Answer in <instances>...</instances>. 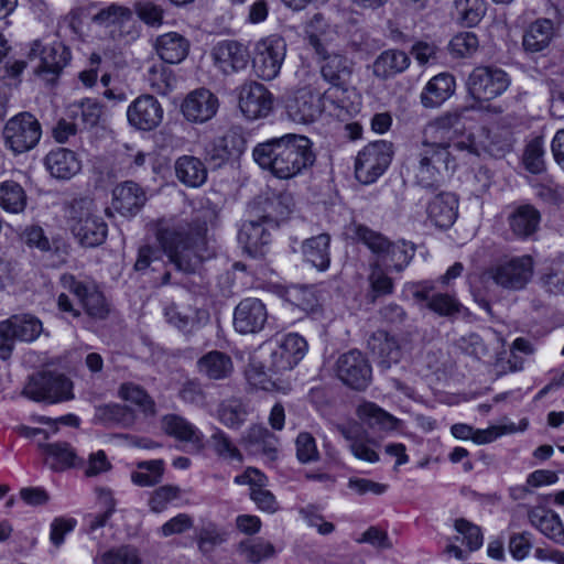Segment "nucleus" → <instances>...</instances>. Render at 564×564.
Segmentation results:
<instances>
[{
    "instance_id": "1",
    "label": "nucleus",
    "mask_w": 564,
    "mask_h": 564,
    "mask_svg": "<svg viewBox=\"0 0 564 564\" xmlns=\"http://www.w3.org/2000/svg\"><path fill=\"white\" fill-rule=\"evenodd\" d=\"M312 141L302 134L286 133L254 147V162L280 180L293 178L315 161Z\"/></svg>"
},
{
    "instance_id": "2",
    "label": "nucleus",
    "mask_w": 564,
    "mask_h": 564,
    "mask_svg": "<svg viewBox=\"0 0 564 564\" xmlns=\"http://www.w3.org/2000/svg\"><path fill=\"white\" fill-rule=\"evenodd\" d=\"M206 225L200 221L161 220L156 237L169 260L185 272L193 271L200 262Z\"/></svg>"
},
{
    "instance_id": "3",
    "label": "nucleus",
    "mask_w": 564,
    "mask_h": 564,
    "mask_svg": "<svg viewBox=\"0 0 564 564\" xmlns=\"http://www.w3.org/2000/svg\"><path fill=\"white\" fill-rule=\"evenodd\" d=\"M460 128V113L447 112L424 127L421 144L424 147L451 148L466 153V155H479L481 151L486 150L488 135L484 129L463 138L459 135Z\"/></svg>"
},
{
    "instance_id": "4",
    "label": "nucleus",
    "mask_w": 564,
    "mask_h": 564,
    "mask_svg": "<svg viewBox=\"0 0 564 564\" xmlns=\"http://www.w3.org/2000/svg\"><path fill=\"white\" fill-rule=\"evenodd\" d=\"M69 228L80 245L96 247L101 245L108 232V226L101 216V209L89 196L74 198L66 208Z\"/></svg>"
},
{
    "instance_id": "5",
    "label": "nucleus",
    "mask_w": 564,
    "mask_h": 564,
    "mask_svg": "<svg viewBox=\"0 0 564 564\" xmlns=\"http://www.w3.org/2000/svg\"><path fill=\"white\" fill-rule=\"evenodd\" d=\"M477 155H466L451 148L424 147L421 144L414 176L419 184L430 187L443 182L454 173L459 163Z\"/></svg>"
},
{
    "instance_id": "6",
    "label": "nucleus",
    "mask_w": 564,
    "mask_h": 564,
    "mask_svg": "<svg viewBox=\"0 0 564 564\" xmlns=\"http://www.w3.org/2000/svg\"><path fill=\"white\" fill-rule=\"evenodd\" d=\"M346 234L351 239L364 242L376 253V262L382 265L384 270H403L414 254V248L411 243L405 241L391 243L381 235L359 224L349 225Z\"/></svg>"
},
{
    "instance_id": "7",
    "label": "nucleus",
    "mask_w": 564,
    "mask_h": 564,
    "mask_svg": "<svg viewBox=\"0 0 564 564\" xmlns=\"http://www.w3.org/2000/svg\"><path fill=\"white\" fill-rule=\"evenodd\" d=\"M288 52L285 40L270 34L257 40L250 54L251 66L257 78L271 82L279 77Z\"/></svg>"
},
{
    "instance_id": "8",
    "label": "nucleus",
    "mask_w": 564,
    "mask_h": 564,
    "mask_svg": "<svg viewBox=\"0 0 564 564\" xmlns=\"http://www.w3.org/2000/svg\"><path fill=\"white\" fill-rule=\"evenodd\" d=\"M4 147L14 155L34 149L41 140L42 129L39 120L29 112L10 118L2 131Z\"/></svg>"
},
{
    "instance_id": "9",
    "label": "nucleus",
    "mask_w": 564,
    "mask_h": 564,
    "mask_svg": "<svg viewBox=\"0 0 564 564\" xmlns=\"http://www.w3.org/2000/svg\"><path fill=\"white\" fill-rule=\"evenodd\" d=\"M36 402L58 403L74 398L73 382L62 373L42 372L29 380L23 389Z\"/></svg>"
},
{
    "instance_id": "10",
    "label": "nucleus",
    "mask_w": 564,
    "mask_h": 564,
    "mask_svg": "<svg viewBox=\"0 0 564 564\" xmlns=\"http://www.w3.org/2000/svg\"><path fill=\"white\" fill-rule=\"evenodd\" d=\"M511 84L509 75L501 68L479 66L469 74L466 88L476 101H490L501 96Z\"/></svg>"
},
{
    "instance_id": "11",
    "label": "nucleus",
    "mask_w": 564,
    "mask_h": 564,
    "mask_svg": "<svg viewBox=\"0 0 564 564\" xmlns=\"http://www.w3.org/2000/svg\"><path fill=\"white\" fill-rule=\"evenodd\" d=\"M392 154V144L388 141L380 140L366 145L356 158V178L362 184L376 182L390 165Z\"/></svg>"
},
{
    "instance_id": "12",
    "label": "nucleus",
    "mask_w": 564,
    "mask_h": 564,
    "mask_svg": "<svg viewBox=\"0 0 564 564\" xmlns=\"http://www.w3.org/2000/svg\"><path fill=\"white\" fill-rule=\"evenodd\" d=\"M285 110L293 122L307 124L318 120L322 113L329 109L319 93L303 87L286 98Z\"/></svg>"
},
{
    "instance_id": "13",
    "label": "nucleus",
    "mask_w": 564,
    "mask_h": 564,
    "mask_svg": "<svg viewBox=\"0 0 564 564\" xmlns=\"http://www.w3.org/2000/svg\"><path fill=\"white\" fill-rule=\"evenodd\" d=\"M273 105V94L258 82H246L238 88V106L248 120L267 118L271 113Z\"/></svg>"
},
{
    "instance_id": "14",
    "label": "nucleus",
    "mask_w": 564,
    "mask_h": 564,
    "mask_svg": "<svg viewBox=\"0 0 564 564\" xmlns=\"http://www.w3.org/2000/svg\"><path fill=\"white\" fill-rule=\"evenodd\" d=\"M28 57L36 63L34 72L37 75H57L69 62L70 53L62 42L44 44L35 40L30 44Z\"/></svg>"
},
{
    "instance_id": "15",
    "label": "nucleus",
    "mask_w": 564,
    "mask_h": 564,
    "mask_svg": "<svg viewBox=\"0 0 564 564\" xmlns=\"http://www.w3.org/2000/svg\"><path fill=\"white\" fill-rule=\"evenodd\" d=\"M126 117L131 128L149 132L160 127L164 118V109L158 98L143 94L129 104Z\"/></svg>"
},
{
    "instance_id": "16",
    "label": "nucleus",
    "mask_w": 564,
    "mask_h": 564,
    "mask_svg": "<svg viewBox=\"0 0 564 564\" xmlns=\"http://www.w3.org/2000/svg\"><path fill=\"white\" fill-rule=\"evenodd\" d=\"M306 340L295 333H290L275 340L270 354V368L274 371L293 369L306 355Z\"/></svg>"
},
{
    "instance_id": "17",
    "label": "nucleus",
    "mask_w": 564,
    "mask_h": 564,
    "mask_svg": "<svg viewBox=\"0 0 564 564\" xmlns=\"http://www.w3.org/2000/svg\"><path fill=\"white\" fill-rule=\"evenodd\" d=\"M218 97L206 88L188 93L181 104V112L191 123L202 124L212 120L218 112Z\"/></svg>"
},
{
    "instance_id": "18",
    "label": "nucleus",
    "mask_w": 564,
    "mask_h": 564,
    "mask_svg": "<svg viewBox=\"0 0 564 564\" xmlns=\"http://www.w3.org/2000/svg\"><path fill=\"white\" fill-rule=\"evenodd\" d=\"M434 289L431 282L408 283L403 288V296L416 302L426 301L427 307L442 316H451L458 313L460 303L452 295L437 293L430 296Z\"/></svg>"
},
{
    "instance_id": "19",
    "label": "nucleus",
    "mask_w": 564,
    "mask_h": 564,
    "mask_svg": "<svg viewBox=\"0 0 564 564\" xmlns=\"http://www.w3.org/2000/svg\"><path fill=\"white\" fill-rule=\"evenodd\" d=\"M214 66L224 75H232L243 70L250 59L248 50L236 41H221L212 50Z\"/></svg>"
},
{
    "instance_id": "20",
    "label": "nucleus",
    "mask_w": 564,
    "mask_h": 564,
    "mask_svg": "<svg viewBox=\"0 0 564 564\" xmlns=\"http://www.w3.org/2000/svg\"><path fill=\"white\" fill-rule=\"evenodd\" d=\"M267 319V306L256 297L241 300L234 311V328L239 334L247 335L260 332Z\"/></svg>"
},
{
    "instance_id": "21",
    "label": "nucleus",
    "mask_w": 564,
    "mask_h": 564,
    "mask_svg": "<svg viewBox=\"0 0 564 564\" xmlns=\"http://www.w3.org/2000/svg\"><path fill=\"white\" fill-rule=\"evenodd\" d=\"M533 259L530 256L513 257L499 264L495 272V281L503 288L520 290L531 280Z\"/></svg>"
},
{
    "instance_id": "22",
    "label": "nucleus",
    "mask_w": 564,
    "mask_h": 564,
    "mask_svg": "<svg viewBox=\"0 0 564 564\" xmlns=\"http://www.w3.org/2000/svg\"><path fill=\"white\" fill-rule=\"evenodd\" d=\"M147 200L145 189L132 181L116 185L111 193V208L123 217H134Z\"/></svg>"
},
{
    "instance_id": "23",
    "label": "nucleus",
    "mask_w": 564,
    "mask_h": 564,
    "mask_svg": "<svg viewBox=\"0 0 564 564\" xmlns=\"http://www.w3.org/2000/svg\"><path fill=\"white\" fill-rule=\"evenodd\" d=\"M337 373L347 386L364 389L370 381L371 368L360 351L351 350L339 357Z\"/></svg>"
},
{
    "instance_id": "24",
    "label": "nucleus",
    "mask_w": 564,
    "mask_h": 564,
    "mask_svg": "<svg viewBox=\"0 0 564 564\" xmlns=\"http://www.w3.org/2000/svg\"><path fill=\"white\" fill-rule=\"evenodd\" d=\"M64 289L77 296L87 314L96 319H104L108 315V306L104 295L93 285H86L75 280L73 275H63Z\"/></svg>"
},
{
    "instance_id": "25",
    "label": "nucleus",
    "mask_w": 564,
    "mask_h": 564,
    "mask_svg": "<svg viewBox=\"0 0 564 564\" xmlns=\"http://www.w3.org/2000/svg\"><path fill=\"white\" fill-rule=\"evenodd\" d=\"M271 217H263L261 220H246L238 232V241L245 252L250 257L264 254L267 245L270 241V234L265 225L272 223Z\"/></svg>"
},
{
    "instance_id": "26",
    "label": "nucleus",
    "mask_w": 564,
    "mask_h": 564,
    "mask_svg": "<svg viewBox=\"0 0 564 564\" xmlns=\"http://www.w3.org/2000/svg\"><path fill=\"white\" fill-rule=\"evenodd\" d=\"M234 481L237 485L250 486V498L261 511L273 513L278 510L275 497L264 488L268 478L260 470L248 468L243 474L236 476Z\"/></svg>"
},
{
    "instance_id": "27",
    "label": "nucleus",
    "mask_w": 564,
    "mask_h": 564,
    "mask_svg": "<svg viewBox=\"0 0 564 564\" xmlns=\"http://www.w3.org/2000/svg\"><path fill=\"white\" fill-rule=\"evenodd\" d=\"M45 169L57 180H70L82 170V161L77 154L66 148L51 150L44 159Z\"/></svg>"
},
{
    "instance_id": "28",
    "label": "nucleus",
    "mask_w": 564,
    "mask_h": 564,
    "mask_svg": "<svg viewBox=\"0 0 564 564\" xmlns=\"http://www.w3.org/2000/svg\"><path fill=\"white\" fill-rule=\"evenodd\" d=\"M42 333V323L32 315H14L0 323V336L4 339L33 341Z\"/></svg>"
},
{
    "instance_id": "29",
    "label": "nucleus",
    "mask_w": 564,
    "mask_h": 564,
    "mask_svg": "<svg viewBox=\"0 0 564 564\" xmlns=\"http://www.w3.org/2000/svg\"><path fill=\"white\" fill-rule=\"evenodd\" d=\"M160 427L166 435L176 441L188 443L196 448L203 446V432L183 416L166 414L162 416Z\"/></svg>"
},
{
    "instance_id": "30",
    "label": "nucleus",
    "mask_w": 564,
    "mask_h": 564,
    "mask_svg": "<svg viewBox=\"0 0 564 564\" xmlns=\"http://www.w3.org/2000/svg\"><path fill=\"white\" fill-rule=\"evenodd\" d=\"M426 212L435 226L448 228L457 218L458 198L454 193L442 192L429 202Z\"/></svg>"
},
{
    "instance_id": "31",
    "label": "nucleus",
    "mask_w": 564,
    "mask_h": 564,
    "mask_svg": "<svg viewBox=\"0 0 564 564\" xmlns=\"http://www.w3.org/2000/svg\"><path fill=\"white\" fill-rule=\"evenodd\" d=\"M456 82L448 73L432 77L421 93V102L426 108H435L445 102L454 93Z\"/></svg>"
},
{
    "instance_id": "32",
    "label": "nucleus",
    "mask_w": 564,
    "mask_h": 564,
    "mask_svg": "<svg viewBox=\"0 0 564 564\" xmlns=\"http://www.w3.org/2000/svg\"><path fill=\"white\" fill-rule=\"evenodd\" d=\"M45 463L50 468L62 471L82 464L75 448L66 442L39 443Z\"/></svg>"
},
{
    "instance_id": "33",
    "label": "nucleus",
    "mask_w": 564,
    "mask_h": 564,
    "mask_svg": "<svg viewBox=\"0 0 564 564\" xmlns=\"http://www.w3.org/2000/svg\"><path fill=\"white\" fill-rule=\"evenodd\" d=\"M411 64L409 55L400 50L381 52L372 64V74L380 79L392 78L405 72Z\"/></svg>"
},
{
    "instance_id": "34",
    "label": "nucleus",
    "mask_w": 564,
    "mask_h": 564,
    "mask_svg": "<svg viewBox=\"0 0 564 564\" xmlns=\"http://www.w3.org/2000/svg\"><path fill=\"white\" fill-rule=\"evenodd\" d=\"M347 83H338L330 86L323 94L325 105L329 102L334 109L347 115H355L360 110L361 96L356 89L348 87Z\"/></svg>"
},
{
    "instance_id": "35",
    "label": "nucleus",
    "mask_w": 564,
    "mask_h": 564,
    "mask_svg": "<svg viewBox=\"0 0 564 564\" xmlns=\"http://www.w3.org/2000/svg\"><path fill=\"white\" fill-rule=\"evenodd\" d=\"M530 523L536 528L547 539L555 543H564V525L561 518L555 512L535 507L528 513Z\"/></svg>"
},
{
    "instance_id": "36",
    "label": "nucleus",
    "mask_w": 564,
    "mask_h": 564,
    "mask_svg": "<svg viewBox=\"0 0 564 564\" xmlns=\"http://www.w3.org/2000/svg\"><path fill=\"white\" fill-rule=\"evenodd\" d=\"M369 347L383 368H389L401 358V348L397 339L384 330H377L369 339Z\"/></svg>"
},
{
    "instance_id": "37",
    "label": "nucleus",
    "mask_w": 564,
    "mask_h": 564,
    "mask_svg": "<svg viewBox=\"0 0 564 564\" xmlns=\"http://www.w3.org/2000/svg\"><path fill=\"white\" fill-rule=\"evenodd\" d=\"M198 372L212 380L228 378L234 371L231 358L225 352L213 350L197 360Z\"/></svg>"
},
{
    "instance_id": "38",
    "label": "nucleus",
    "mask_w": 564,
    "mask_h": 564,
    "mask_svg": "<svg viewBox=\"0 0 564 564\" xmlns=\"http://www.w3.org/2000/svg\"><path fill=\"white\" fill-rule=\"evenodd\" d=\"M155 48L161 59L170 64H177L187 56L189 44L181 34L169 32L156 39Z\"/></svg>"
},
{
    "instance_id": "39",
    "label": "nucleus",
    "mask_w": 564,
    "mask_h": 564,
    "mask_svg": "<svg viewBox=\"0 0 564 564\" xmlns=\"http://www.w3.org/2000/svg\"><path fill=\"white\" fill-rule=\"evenodd\" d=\"M330 237L326 234L306 239L302 245V253L308 263L318 271H326L330 264Z\"/></svg>"
},
{
    "instance_id": "40",
    "label": "nucleus",
    "mask_w": 564,
    "mask_h": 564,
    "mask_svg": "<svg viewBox=\"0 0 564 564\" xmlns=\"http://www.w3.org/2000/svg\"><path fill=\"white\" fill-rule=\"evenodd\" d=\"M175 174L177 180L188 187H199L207 180L204 163L191 155H183L176 160Z\"/></svg>"
},
{
    "instance_id": "41",
    "label": "nucleus",
    "mask_w": 564,
    "mask_h": 564,
    "mask_svg": "<svg viewBox=\"0 0 564 564\" xmlns=\"http://www.w3.org/2000/svg\"><path fill=\"white\" fill-rule=\"evenodd\" d=\"M554 36V26L547 19L533 22L523 35V47L528 52L536 53L546 48Z\"/></svg>"
},
{
    "instance_id": "42",
    "label": "nucleus",
    "mask_w": 564,
    "mask_h": 564,
    "mask_svg": "<svg viewBox=\"0 0 564 564\" xmlns=\"http://www.w3.org/2000/svg\"><path fill=\"white\" fill-rule=\"evenodd\" d=\"M487 11L486 0H454L453 19L462 26H476Z\"/></svg>"
},
{
    "instance_id": "43",
    "label": "nucleus",
    "mask_w": 564,
    "mask_h": 564,
    "mask_svg": "<svg viewBox=\"0 0 564 564\" xmlns=\"http://www.w3.org/2000/svg\"><path fill=\"white\" fill-rule=\"evenodd\" d=\"M510 227L518 237H529L533 235L540 225V212L531 205L519 206L510 216Z\"/></svg>"
},
{
    "instance_id": "44",
    "label": "nucleus",
    "mask_w": 564,
    "mask_h": 564,
    "mask_svg": "<svg viewBox=\"0 0 564 564\" xmlns=\"http://www.w3.org/2000/svg\"><path fill=\"white\" fill-rule=\"evenodd\" d=\"M164 466L163 459L138 462L130 474V479L135 486L153 487L162 481Z\"/></svg>"
},
{
    "instance_id": "45",
    "label": "nucleus",
    "mask_w": 564,
    "mask_h": 564,
    "mask_svg": "<svg viewBox=\"0 0 564 564\" xmlns=\"http://www.w3.org/2000/svg\"><path fill=\"white\" fill-rule=\"evenodd\" d=\"M357 415L364 423L370 427L380 430H394L399 425V420L379 408L372 402H362L357 408Z\"/></svg>"
},
{
    "instance_id": "46",
    "label": "nucleus",
    "mask_w": 564,
    "mask_h": 564,
    "mask_svg": "<svg viewBox=\"0 0 564 564\" xmlns=\"http://www.w3.org/2000/svg\"><path fill=\"white\" fill-rule=\"evenodd\" d=\"M26 194L14 181L0 183V207L10 214H20L26 206Z\"/></svg>"
},
{
    "instance_id": "47",
    "label": "nucleus",
    "mask_w": 564,
    "mask_h": 564,
    "mask_svg": "<svg viewBox=\"0 0 564 564\" xmlns=\"http://www.w3.org/2000/svg\"><path fill=\"white\" fill-rule=\"evenodd\" d=\"M323 63L321 65L322 76L330 86L338 83H347L350 76L349 61L338 54H323Z\"/></svg>"
},
{
    "instance_id": "48",
    "label": "nucleus",
    "mask_w": 564,
    "mask_h": 564,
    "mask_svg": "<svg viewBox=\"0 0 564 564\" xmlns=\"http://www.w3.org/2000/svg\"><path fill=\"white\" fill-rule=\"evenodd\" d=\"M94 562L95 564H142V556L138 547L124 544L98 554Z\"/></svg>"
},
{
    "instance_id": "49",
    "label": "nucleus",
    "mask_w": 564,
    "mask_h": 564,
    "mask_svg": "<svg viewBox=\"0 0 564 564\" xmlns=\"http://www.w3.org/2000/svg\"><path fill=\"white\" fill-rule=\"evenodd\" d=\"M245 441L254 446V451L262 452L271 460L278 455V438L265 427L256 425L250 429Z\"/></svg>"
},
{
    "instance_id": "50",
    "label": "nucleus",
    "mask_w": 564,
    "mask_h": 564,
    "mask_svg": "<svg viewBox=\"0 0 564 564\" xmlns=\"http://www.w3.org/2000/svg\"><path fill=\"white\" fill-rule=\"evenodd\" d=\"M166 321L178 329H186L187 327L194 326V324L200 323L207 318L205 311H196L191 307H180L172 305L165 308Z\"/></svg>"
},
{
    "instance_id": "51",
    "label": "nucleus",
    "mask_w": 564,
    "mask_h": 564,
    "mask_svg": "<svg viewBox=\"0 0 564 564\" xmlns=\"http://www.w3.org/2000/svg\"><path fill=\"white\" fill-rule=\"evenodd\" d=\"M310 44L319 55L326 54L324 44L332 39L333 30L321 14H315L305 29Z\"/></svg>"
},
{
    "instance_id": "52",
    "label": "nucleus",
    "mask_w": 564,
    "mask_h": 564,
    "mask_svg": "<svg viewBox=\"0 0 564 564\" xmlns=\"http://www.w3.org/2000/svg\"><path fill=\"white\" fill-rule=\"evenodd\" d=\"M182 496V489L175 485H163L150 492L148 506L151 512L161 513Z\"/></svg>"
},
{
    "instance_id": "53",
    "label": "nucleus",
    "mask_w": 564,
    "mask_h": 564,
    "mask_svg": "<svg viewBox=\"0 0 564 564\" xmlns=\"http://www.w3.org/2000/svg\"><path fill=\"white\" fill-rule=\"evenodd\" d=\"M119 395L124 401L135 405L144 414L154 413V403L147 392L137 384L124 383L119 390Z\"/></svg>"
},
{
    "instance_id": "54",
    "label": "nucleus",
    "mask_w": 564,
    "mask_h": 564,
    "mask_svg": "<svg viewBox=\"0 0 564 564\" xmlns=\"http://www.w3.org/2000/svg\"><path fill=\"white\" fill-rule=\"evenodd\" d=\"M68 113L74 119H80L84 127H94L98 123L101 116L100 106L90 99L73 104L68 108Z\"/></svg>"
},
{
    "instance_id": "55",
    "label": "nucleus",
    "mask_w": 564,
    "mask_h": 564,
    "mask_svg": "<svg viewBox=\"0 0 564 564\" xmlns=\"http://www.w3.org/2000/svg\"><path fill=\"white\" fill-rule=\"evenodd\" d=\"M285 301L304 312H311L317 304V297L312 288L289 286L284 292Z\"/></svg>"
},
{
    "instance_id": "56",
    "label": "nucleus",
    "mask_w": 564,
    "mask_h": 564,
    "mask_svg": "<svg viewBox=\"0 0 564 564\" xmlns=\"http://www.w3.org/2000/svg\"><path fill=\"white\" fill-rule=\"evenodd\" d=\"M95 421L102 424H122L130 425L132 419L127 408L120 404H106L97 406L95 410Z\"/></svg>"
},
{
    "instance_id": "57",
    "label": "nucleus",
    "mask_w": 564,
    "mask_h": 564,
    "mask_svg": "<svg viewBox=\"0 0 564 564\" xmlns=\"http://www.w3.org/2000/svg\"><path fill=\"white\" fill-rule=\"evenodd\" d=\"M454 528L457 533L455 540L465 543L469 551L478 550L482 545V534L477 525L458 519L455 521Z\"/></svg>"
},
{
    "instance_id": "58",
    "label": "nucleus",
    "mask_w": 564,
    "mask_h": 564,
    "mask_svg": "<svg viewBox=\"0 0 564 564\" xmlns=\"http://www.w3.org/2000/svg\"><path fill=\"white\" fill-rule=\"evenodd\" d=\"M77 525V521L69 517H57L50 524V542L57 552L65 542L67 534L74 531Z\"/></svg>"
},
{
    "instance_id": "59",
    "label": "nucleus",
    "mask_w": 564,
    "mask_h": 564,
    "mask_svg": "<svg viewBox=\"0 0 564 564\" xmlns=\"http://www.w3.org/2000/svg\"><path fill=\"white\" fill-rule=\"evenodd\" d=\"M239 551L249 562L254 564L272 557L275 553L274 546L264 541L240 543Z\"/></svg>"
},
{
    "instance_id": "60",
    "label": "nucleus",
    "mask_w": 564,
    "mask_h": 564,
    "mask_svg": "<svg viewBox=\"0 0 564 564\" xmlns=\"http://www.w3.org/2000/svg\"><path fill=\"white\" fill-rule=\"evenodd\" d=\"M544 148L540 139L532 140L525 149L523 163L528 171L538 174L544 171Z\"/></svg>"
},
{
    "instance_id": "61",
    "label": "nucleus",
    "mask_w": 564,
    "mask_h": 564,
    "mask_svg": "<svg viewBox=\"0 0 564 564\" xmlns=\"http://www.w3.org/2000/svg\"><path fill=\"white\" fill-rule=\"evenodd\" d=\"M478 48V39L473 32H460L449 42V50L459 57L469 56Z\"/></svg>"
},
{
    "instance_id": "62",
    "label": "nucleus",
    "mask_w": 564,
    "mask_h": 564,
    "mask_svg": "<svg viewBox=\"0 0 564 564\" xmlns=\"http://www.w3.org/2000/svg\"><path fill=\"white\" fill-rule=\"evenodd\" d=\"M296 457L301 463L316 462L319 457L315 438L307 432H301L295 441Z\"/></svg>"
},
{
    "instance_id": "63",
    "label": "nucleus",
    "mask_w": 564,
    "mask_h": 564,
    "mask_svg": "<svg viewBox=\"0 0 564 564\" xmlns=\"http://www.w3.org/2000/svg\"><path fill=\"white\" fill-rule=\"evenodd\" d=\"M518 431L514 423L491 425L481 430H474L473 442L477 445H484L496 441L498 437L512 434Z\"/></svg>"
},
{
    "instance_id": "64",
    "label": "nucleus",
    "mask_w": 564,
    "mask_h": 564,
    "mask_svg": "<svg viewBox=\"0 0 564 564\" xmlns=\"http://www.w3.org/2000/svg\"><path fill=\"white\" fill-rule=\"evenodd\" d=\"M343 433L346 440L350 442V452L357 459L371 464L379 460L378 453L370 446L368 442L355 438L350 430H344Z\"/></svg>"
}]
</instances>
